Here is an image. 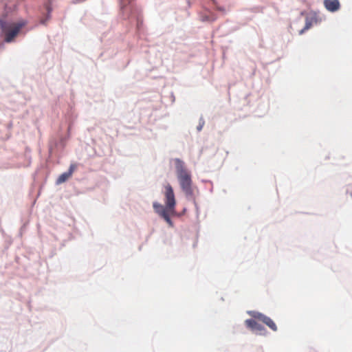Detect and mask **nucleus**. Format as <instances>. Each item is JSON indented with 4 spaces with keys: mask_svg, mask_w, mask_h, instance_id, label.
Here are the masks:
<instances>
[{
    "mask_svg": "<svg viewBox=\"0 0 352 352\" xmlns=\"http://www.w3.org/2000/svg\"><path fill=\"white\" fill-rule=\"evenodd\" d=\"M245 324L254 333L259 335H265L266 329L261 324L258 323L253 319H248Z\"/></svg>",
    "mask_w": 352,
    "mask_h": 352,
    "instance_id": "obj_5",
    "label": "nucleus"
},
{
    "mask_svg": "<svg viewBox=\"0 0 352 352\" xmlns=\"http://www.w3.org/2000/svg\"><path fill=\"white\" fill-rule=\"evenodd\" d=\"M76 168V166L74 164H72L69 166V168L67 171L63 173L59 177L57 178L56 181V184L59 185L65 181H67L69 177L72 175L75 169Z\"/></svg>",
    "mask_w": 352,
    "mask_h": 352,
    "instance_id": "obj_7",
    "label": "nucleus"
},
{
    "mask_svg": "<svg viewBox=\"0 0 352 352\" xmlns=\"http://www.w3.org/2000/svg\"><path fill=\"white\" fill-rule=\"evenodd\" d=\"M203 21H212L214 19H210L208 16H205L203 17Z\"/></svg>",
    "mask_w": 352,
    "mask_h": 352,
    "instance_id": "obj_12",
    "label": "nucleus"
},
{
    "mask_svg": "<svg viewBox=\"0 0 352 352\" xmlns=\"http://www.w3.org/2000/svg\"><path fill=\"white\" fill-rule=\"evenodd\" d=\"M133 0H120V9L124 18L130 17L134 10Z\"/></svg>",
    "mask_w": 352,
    "mask_h": 352,
    "instance_id": "obj_6",
    "label": "nucleus"
},
{
    "mask_svg": "<svg viewBox=\"0 0 352 352\" xmlns=\"http://www.w3.org/2000/svg\"><path fill=\"white\" fill-rule=\"evenodd\" d=\"M46 8H47V16L46 19L41 20V23L42 24H45L47 21L50 18V13L52 12V8L50 6H47Z\"/></svg>",
    "mask_w": 352,
    "mask_h": 352,
    "instance_id": "obj_10",
    "label": "nucleus"
},
{
    "mask_svg": "<svg viewBox=\"0 0 352 352\" xmlns=\"http://www.w3.org/2000/svg\"><path fill=\"white\" fill-rule=\"evenodd\" d=\"M248 313L253 318L262 321L274 331H276L277 330V327L276 324L270 317L266 316L265 315L255 311H249Z\"/></svg>",
    "mask_w": 352,
    "mask_h": 352,
    "instance_id": "obj_4",
    "label": "nucleus"
},
{
    "mask_svg": "<svg viewBox=\"0 0 352 352\" xmlns=\"http://www.w3.org/2000/svg\"><path fill=\"white\" fill-rule=\"evenodd\" d=\"M311 26V22L309 21L308 19H307L305 27L299 32V34H303L306 30L309 29Z\"/></svg>",
    "mask_w": 352,
    "mask_h": 352,
    "instance_id": "obj_9",
    "label": "nucleus"
},
{
    "mask_svg": "<svg viewBox=\"0 0 352 352\" xmlns=\"http://www.w3.org/2000/svg\"><path fill=\"white\" fill-rule=\"evenodd\" d=\"M23 25V23H17L15 24L13 29L10 30V27L9 24L3 19H0V28L2 32L5 34V42L11 43Z\"/></svg>",
    "mask_w": 352,
    "mask_h": 352,
    "instance_id": "obj_3",
    "label": "nucleus"
},
{
    "mask_svg": "<svg viewBox=\"0 0 352 352\" xmlns=\"http://www.w3.org/2000/svg\"><path fill=\"white\" fill-rule=\"evenodd\" d=\"M175 165L177 177L181 189L184 192L186 199L190 201H192L197 207L195 188L192 186L190 172L187 170L184 162L179 158L175 160Z\"/></svg>",
    "mask_w": 352,
    "mask_h": 352,
    "instance_id": "obj_1",
    "label": "nucleus"
},
{
    "mask_svg": "<svg viewBox=\"0 0 352 352\" xmlns=\"http://www.w3.org/2000/svg\"><path fill=\"white\" fill-rule=\"evenodd\" d=\"M212 2L215 4L216 3V1L215 0H212Z\"/></svg>",
    "mask_w": 352,
    "mask_h": 352,
    "instance_id": "obj_14",
    "label": "nucleus"
},
{
    "mask_svg": "<svg viewBox=\"0 0 352 352\" xmlns=\"http://www.w3.org/2000/svg\"><path fill=\"white\" fill-rule=\"evenodd\" d=\"M324 6L328 11L331 12L338 10L340 7L338 0H324Z\"/></svg>",
    "mask_w": 352,
    "mask_h": 352,
    "instance_id": "obj_8",
    "label": "nucleus"
},
{
    "mask_svg": "<svg viewBox=\"0 0 352 352\" xmlns=\"http://www.w3.org/2000/svg\"><path fill=\"white\" fill-rule=\"evenodd\" d=\"M204 124H205V121H204L203 117H201L199 118V124L197 126V131L199 132V131H201L202 130Z\"/></svg>",
    "mask_w": 352,
    "mask_h": 352,
    "instance_id": "obj_11",
    "label": "nucleus"
},
{
    "mask_svg": "<svg viewBox=\"0 0 352 352\" xmlns=\"http://www.w3.org/2000/svg\"><path fill=\"white\" fill-rule=\"evenodd\" d=\"M217 9L220 10V11H224V8L223 7H221V6H217Z\"/></svg>",
    "mask_w": 352,
    "mask_h": 352,
    "instance_id": "obj_13",
    "label": "nucleus"
},
{
    "mask_svg": "<svg viewBox=\"0 0 352 352\" xmlns=\"http://www.w3.org/2000/svg\"><path fill=\"white\" fill-rule=\"evenodd\" d=\"M351 196L352 197V192L350 193Z\"/></svg>",
    "mask_w": 352,
    "mask_h": 352,
    "instance_id": "obj_15",
    "label": "nucleus"
},
{
    "mask_svg": "<svg viewBox=\"0 0 352 352\" xmlns=\"http://www.w3.org/2000/svg\"><path fill=\"white\" fill-rule=\"evenodd\" d=\"M165 204H162L154 201L153 203V208L156 214L160 217L163 218L164 221L168 224L170 227H173V222L170 219V215H175V198L173 189L170 184H167L165 187Z\"/></svg>",
    "mask_w": 352,
    "mask_h": 352,
    "instance_id": "obj_2",
    "label": "nucleus"
}]
</instances>
